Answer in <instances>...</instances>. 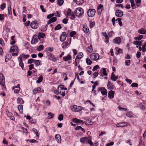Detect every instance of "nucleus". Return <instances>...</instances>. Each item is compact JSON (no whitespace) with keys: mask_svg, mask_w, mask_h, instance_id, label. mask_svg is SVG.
<instances>
[{"mask_svg":"<svg viewBox=\"0 0 146 146\" xmlns=\"http://www.w3.org/2000/svg\"><path fill=\"white\" fill-rule=\"evenodd\" d=\"M74 13L76 16L81 17L84 14V10L81 7L77 8L74 11Z\"/></svg>","mask_w":146,"mask_h":146,"instance_id":"f257e3e1","label":"nucleus"},{"mask_svg":"<svg viewBox=\"0 0 146 146\" xmlns=\"http://www.w3.org/2000/svg\"><path fill=\"white\" fill-rule=\"evenodd\" d=\"M56 92L58 94H61V95L63 96H64L65 95V91L64 90V86L62 85L59 86L58 88L57 91Z\"/></svg>","mask_w":146,"mask_h":146,"instance_id":"f03ea898","label":"nucleus"},{"mask_svg":"<svg viewBox=\"0 0 146 146\" xmlns=\"http://www.w3.org/2000/svg\"><path fill=\"white\" fill-rule=\"evenodd\" d=\"M72 110L75 112H78L82 110V107L78 106L76 105H71L70 107Z\"/></svg>","mask_w":146,"mask_h":146,"instance_id":"7ed1b4c3","label":"nucleus"},{"mask_svg":"<svg viewBox=\"0 0 146 146\" xmlns=\"http://www.w3.org/2000/svg\"><path fill=\"white\" fill-rule=\"evenodd\" d=\"M90 58L94 60H98L99 58V54L97 53H93L91 54L90 56Z\"/></svg>","mask_w":146,"mask_h":146,"instance_id":"20e7f679","label":"nucleus"},{"mask_svg":"<svg viewBox=\"0 0 146 146\" xmlns=\"http://www.w3.org/2000/svg\"><path fill=\"white\" fill-rule=\"evenodd\" d=\"M96 11L95 9H89L87 12V14L90 17H93L95 15Z\"/></svg>","mask_w":146,"mask_h":146,"instance_id":"39448f33","label":"nucleus"},{"mask_svg":"<svg viewBox=\"0 0 146 146\" xmlns=\"http://www.w3.org/2000/svg\"><path fill=\"white\" fill-rule=\"evenodd\" d=\"M71 42V39L70 38L68 40V42L65 41L62 42V45H63L62 48L63 49L66 48L68 46H69V44Z\"/></svg>","mask_w":146,"mask_h":146,"instance_id":"423d86ee","label":"nucleus"},{"mask_svg":"<svg viewBox=\"0 0 146 146\" xmlns=\"http://www.w3.org/2000/svg\"><path fill=\"white\" fill-rule=\"evenodd\" d=\"M0 84L3 86L5 84V77L1 73H0Z\"/></svg>","mask_w":146,"mask_h":146,"instance_id":"0eeeda50","label":"nucleus"},{"mask_svg":"<svg viewBox=\"0 0 146 146\" xmlns=\"http://www.w3.org/2000/svg\"><path fill=\"white\" fill-rule=\"evenodd\" d=\"M48 58L54 62L56 61V57L52 55L51 53L50 52L47 53Z\"/></svg>","mask_w":146,"mask_h":146,"instance_id":"6e6552de","label":"nucleus"},{"mask_svg":"<svg viewBox=\"0 0 146 146\" xmlns=\"http://www.w3.org/2000/svg\"><path fill=\"white\" fill-rule=\"evenodd\" d=\"M98 91H101L102 94L104 95H107V90L104 87L99 88Z\"/></svg>","mask_w":146,"mask_h":146,"instance_id":"1a4fd4ad","label":"nucleus"},{"mask_svg":"<svg viewBox=\"0 0 146 146\" xmlns=\"http://www.w3.org/2000/svg\"><path fill=\"white\" fill-rule=\"evenodd\" d=\"M83 31L85 33H87L89 31V29L87 24L84 23L82 25Z\"/></svg>","mask_w":146,"mask_h":146,"instance_id":"9d476101","label":"nucleus"},{"mask_svg":"<svg viewBox=\"0 0 146 146\" xmlns=\"http://www.w3.org/2000/svg\"><path fill=\"white\" fill-rule=\"evenodd\" d=\"M38 26V23L37 21L36 22L35 21L32 22L31 24V27L33 29H36Z\"/></svg>","mask_w":146,"mask_h":146,"instance_id":"9b49d317","label":"nucleus"},{"mask_svg":"<svg viewBox=\"0 0 146 146\" xmlns=\"http://www.w3.org/2000/svg\"><path fill=\"white\" fill-rule=\"evenodd\" d=\"M66 38V33L65 32H63L62 33V35L60 36V40L61 42L64 41Z\"/></svg>","mask_w":146,"mask_h":146,"instance_id":"f8f14e48","label":"nucleus"},{"mask_svg":"<svg viewBox=\"0 0 146 146\" xmlns=\"http://www.w3.org/2000/svg\"><path fill=\"white\" fill-rule=\"evenodd\" d=\"M72 57L71 55L69 54L67 56L63 57L62 60L64 61H67L72 59Z\"/></svg>","mask_w":146,"mask_h":146,"instance_id":"ddd939ff","label":"nucleus"},{"mask_svg":"<svg viewBox=\"0 0 146 146\" xmlns=\"http://www.w3.org/2000/svg\"><path fill=\"white\" fill-rule=\"evenodd\" d=\"M121 38L119 37H117L115 38L113 40V42L117 44H119L121 42Z\"/></svg>","mask_w":146,"mask_h":146,"instance_id":"4468645a","label":"nucleus"},{"mask_svg":"<svg viewBox=\"0 0 146 146\" xmlns=\"http://www.w3.org/2000/svg\"><path fill=\"white\" fill-rule=\"evenodd\" d=\"M18 49L17 46L16 45L12 46L10 50V52H12L15 51L18 52Z\"/></svg>","mask_w":146,"mask_h":146,"instance_id":"2eb2a0df","label":"nucleus"},{"mask_svg":"<svg viewBox=\"0 0 146 146\" xmlns=\"http://www.w3.org/2000/svg\"><path fill=\"white\" fill-rule=\"evenodd\" d=\"M107 86L108 89L109 90H111L113 89L114 86L113 84L110 82L109 81L108 82L107 84Z\"/></svg>","mask_w":146,"mask_h":146,"instance_id":"dca6fc26","label":"nucleus"},{"mask_svg":"<svg viewBox=\"0 0 146 146\" xmlns=\"http://www.w3.org/2000/svg\"><path fill=\"white\" fill-rule=\"evenodd\" d=\"M6 113L7 116L9 117L11 120H14L15 119V117L11 112H9L8 111H7Z\"/></svg>","mask_w":146,"mask_h":146,"instance_id":"f3484780","label":"nucleus"},{"mask_svg":"<svg viewBox=\"0 0 146 146\" xmlns=\"http://www.w3.org/2000/svg\"><path fill=\"white\" fill-rule=\"evenodd\" d=\"M123 12L120 10H117L116 11L115 15L117 17H121L123 15Z\"/></svg>","mask_w":146,"mask_h":146,"instance_id":"a211bd4d","label":"nucleus"},{"mask_svg":"<svg viewBox=\"0 0 146 146\" xmlns=\"http://www.w3.org/2000/svg\"><path fill=\"white\" fill-rule=\"evenodd\" d=\"M115 92L112 90H111L109 92L108 96L110 99H112L114 97Z\"/></svg>","mask_w":146,"mask_h":146,"instance_id":"6ab92c4d","label":"nucleus"},{"mask_svg":"<svg viewBox=\"0 0 146 146\" xmlns=\"http://www.w3.org/2000/svg\"><path fill=\"white\" fill-rule=\"evenodd\" d=\"M118 78V76H115L114 73L112 72L111 76V79L112 80L115 81Z\"/></svg>","mask_w":146,"mask_h":146,"instance_id":"aec40b11","label":"nucleus"},{"mask_svg":"<svg viewBox=\"0 0 146 146\" xmlns=\"http://www.w3.org/2000/svg\"><path fill=\"white\" fill-rule=\"evenodd\" d=\"M57 20V18L56 17H52L48 21L47 25H49L52 23L56 21Z\"/></svg>","mask_w":146,"mask_h":146,"instance_id":"412c9836","label":"nucleus"},{"mask_svg":"<svg viewBox=\"0 0 146 146\" xmlns=\"http://www.w3.org/2000/svg\"><path fill=\"white\" fill-rule=\"evenodd\" d=\"M88 139V137H82L80 139V141L81 143H86Z\"/></svg>","mask_w":146,"mask_h":146,"instance_id":"4be33fe9","label":"nucleus"},{"mask_svg":"<svg viewBox=\"0 0 146 146\" xmlns=\"http://www.w3.org/2000/svg\"><path fill=\"white\" fill-rule=\"evenodd\" d=\"M41 90V88L40 87H37L36 88L34 89L33 91V93L35 94L38 93L40 92Z\"/></svg>","mask_w":146,"mask_h":146,"instance_id":"5701e85b","label":"nucleus"},{"mask_svg":"<svg viewBox=\"0 0 146 146\" xmlns=\"http://www.w3.org/2000/svg\"><path fill=\"white\" fill-rule=\"evenodd\" d=\"M131 3L132 9H134L136 8V6L134 0H129Z\"/></svg>","mask_w":146,"mask_h":146,"instance_id":"b1692460","label":"nucleus"},{"mask_svg":"<svg viewBox=\"0 0 146 146\" xmlns=\"http://www.w3.org/2000/svg\"><path fill=\"white\" fill-rule=\"evenodd\" d=\"M72 121L74 123H82L83 124H84V123L82 120L76 118L73 119H72Z\"/></svg>","mask_w":146,"mask_h":146,"instance_id":"393cba45","label":"nucleus"},{"mask_svg":"<svg viewBox=\"0 0 146 146\" xmlns=\"http://www.w3.org/2000/svg\"><path fill=\"white\" fill-rule=\"evenodd\" d=\"M45 36V35L44 33H39L38 34V39L40 40L41 38H43Z\"/></svg>","mask_w":146,"mask_h":146,"instance_id":"a878e982","label":"nucleus"},{"mask_svg":"<svg viewBox=\"0 0 146 146\" xmlns=\"http://www.w3.org/2000/svg\"><path fill=\"white\" fill-rule=\"evenodd\" d=\"M38 39L35 36H34L33 39L31 41V44H34L38 42Z\"/></svg>","mask_w":146,"mask_h":146,"instance_id":"bb28decb","label":"nucleus"},{"mask_svg":"<svg viewBox=\"0 0 146 146\" xmlns=\"http://www.w3.org/2000/svg\"><path fill=\"white\" fill-rule=\"evenodd\" d=\"M18 59L19 61V65L21 67L22 70H23L24 67V64L23 63V62L21 60V58L20 57H19L18 58Z\"/></svg>","mask_w":146,"mask_h":146,"instance_id":"cd10ccee","label":"nucleus"},{"mask_svg":"<svg viewBox=\"0 0 146 146\" xmlns=\"http://www.w3.org/2000/svg\"><path fill=\"white\" fill-rule=\"evenodd\" d=\"M55 138L56 140L58 143H60L61 142V137L60 135H56L55 136Z\"/></svg>","mask_w":146,"mask_h":146,"instance_id":"c85d7f7f","label":"nucleus"},{"mask_svg":"<svg viewBox=\"0 0 146 146\" xmlns=\"http://www.w3.org/2000/svg\"><path fill=\"white\" fill-rule=\"evenodd\" d=\"M126 123L125 122H123L120 123H117V124L116 126L117 127H123L125 126Z\"/></svg>","mask_w":146,"mask_h":146,"instance_id":"c756f323","label":"nucleus"},{"mask_svg":"<svg viewBox=\"0 0 146 146\" xmlns=\"http://www.w3.org/2000/svg\"><path fill=\"white\" fill-rule=\"evenodd\" d=\"M138 32L141 34H145L146 33V30L143 28H141L138 30Z\"/></svg>","mask_w":146,"mask_h":146,"instance_id":"7c9ffc66","label":"nucleus"},{"mask_svg":"<svg viewBox=\"0 0 146 146\" xmlns=\"http://www.w3.org/2000/svg\"><path fill=\"white\" fill-rule=\"evenodd\" d=\"M18 109L21 113L23 112V106L21 104L19 105L18 106Z\"/></svg>","mask_w":146,"mask_h":146,"instance_id":"2f4dec72","label":"nucleus"},{"mask_svg":"<svg viewBox=\"0 0 146 146\" xmlns=\"http://www.w3.org/2000/svg\"><path fill=\"white\" fill-rule=\"evenodd\" d=\"M17 102L19 104H23L24 103V102L22 98H18L17 100Z\"/></svg>","mask_w":146,"mask_h":146,"instance_id":"473e14b6","label":"nucleus"},{"mask_svg":"<svg viewBox=\"0 0 146 146\" xmlns=\"http://www.w3.org/2000/svg\"><path fill=\"white\" fill-rule=\"evenodd\" d=\"M74 1L78 5L82 4L84 2L83 0H74Z\"/></svg>","mask_w":146,"mask_h":146,"instance_id":"72a5a7b5","label":"nucleus"},{"mask_svg":"<svg viewBox=\"0 0 146 146\" xmlns=\"http://www.w3.org/2000/svg\"><path fill=\"white\" fill-rule=\"evenodd\" d=\"M142 40L138 41L137 40H135L133 42V44L135 45L141 46L142 45Z\"/></svg>","mask_w":146,"mask_h":146,"instance_id":"f704fd0d","label":"nucleus"},{"mask_svg":"<svg viewBox=\"0 0 146 146\" xmlns=\"http://www.w3.org/2000/svg\"><path fill=\"white\" fill-rule=\"evenodd\" d=\"M143 36L142 35H139L137 36L134 37V39L135 40H140L141 39L143 38Z\"/></svg>","mask_w":146,"mask_h":146,"instance_id":"c9c22d12","label":"nucleus"},{"mask_svg":"<svg viewBox=\"0 0 146 146\" xmlns=\"http://www.w3.org/2000/svg\"><path fill=\"white\" fill-rule=\"evenodd\" d=\"M83 56V54L82 52L79 53L78 54L77 56L76 57V59H81Z\"/></svg>","mask_w":146,"mask_h":146,"instance_id":"e433bc0d","label":"nucleus"},{"mask_svg":"<svg viewBox=\"0 0 146 146\" xmlns=\"http://www.w3.org/2000/svg\"><path fill=\"white\" fill-rule=\"evenodd\" d=\"M93 122L91 120L88 119L85 123L86 125H91L93 124Z\"/></svg>","mask_w":146,"mask_h":146,"instance_id":"4c0bfd02","label":"nucleus"},{"mask_svg":"<svg viewBox=\"0 0 146 146\" xmlns=\"http://www.w3.org/2000/svg\"><path fill=\"white\" fill-rule=\"evenodd\" d=\"M67 17L68 16H70L71 15V14H72V11L69 8L68 9V10L67 11Z\"/></svg>","mask_w":146,"mask_h":146,"instance_id":"58836bf2","label":"nucleus"},{"mask_svg":"<svg viewBox=\"0 0 146 146\" xmlns=\"http://www.w3.org/2000/svg\"><path fill=\"white\" fill-rule=\"evenodd\" d=\"M87 51L89 52H91L92 51L93 49L91 45L89 46L86 49Z\"/></svg>","mask_w":146,"mask_h":146,"instance_id":"ea45409f","label":"nucleus"},{"mask_svg":"<svg viewBox=\"0 0 146 146\" xmlns=\"http://www.w3.org/2000/svg\"><path fill=\"white\" fill-rule=\"evenodd\" d=\"M44 48V46L42 45H40L39 46L38 48H36V50L38 51H39L40 50H42Z\"/></svg>","mask_w":146,"mask_h":146,"instance_id":"a19ab883","label":"nucleus"},{"mask_svg":"<svg viewBox=\"0 0 146 146\" xmlns=\"http://www.w3.org/2000/svg\"><path fill=\"white\" fill-rule=\"evenodd\" d=\"M86 62L88 65H90L92 63V61L88 58H87L86 59Z\"/></svg>","mask_w":146,"mask_h":146,"instance_id":"79ce46f5","label":"nucleus"},{"mask_svg":"<svg viewBox=\"0 0 146 146\" xmlns=\"http://www.w3.org/2000/svg\"><path fill=\"white\" fill-rule=\"evenodd\" d=\"M58 4L60 6H61L63 4L64 1L63 0H58Z\"/></svg>","mask_w":146,"mask_h":146,"instance_id":"37998d69","label":"nucleus"},{"mask_svg":"<svg viewBox=\"0 0 146 146\" xmlns=\"http://www.w3.org/2000/svg\"><path fill=\"white\" fill-rule=\"evenodd\" d=\"M102 73L104 76H106L107 75V73L106 72V69L104 68H102Z\"/></svg>","mask_w":146,"mask_h":146,"instance_id":"c03bdc74","label":"nucleus"},{"mask_svg":"<svg viewBox=\"0 0 146 146\" xmlns=\"http://www.w3.org/2000/svg\"><path fill=\"white\" fill-rule=\"evenodd\" d=\"M76 32L75 31H72L70 33V37H73L74 35H76Z\"/></svg>","mask_w":146,"mask_h":146,"instance_id":"a18cd8bd","label":"nucleus"},{"mask_svg":"<svg viewBox=\"0 0 146 146\" xmlns=\"http://www.w3.org/2000/svg\"><path fill=\"white\" fill-rule=\"evenodd\" d=\"M61 26L60 24L58 25L55 28L54 30H58L60 29H61Z\"/></svg>","mask_w":146,"mask_h":146,"instance_id":"49530a36","label":"nucleus"},{"mask_svg":"<svg viewBox=\"0 0 146 146\" xmlns=\"http://www.w3.org/2000/svg\"><path fill=\"white\" fill-rule=\"evenodd\" d=\"M121 18H117L116 19V21H118V22L120 26H122V23L121 21Z\"/></svg>","mask_w":146,"mask_h":146,"instance_id":"de8ad7c7","label":"nucleus"},{"mask_svg":"<svg viewBox=\"0 0 146 146\" xmlns=\"http://www.w3.org/2000/svg\"><path fill=\"white\" fill-rule=\"evenodd\" d=\"M43 78L42 76H40L38 78V80L36 81V82L39 83L41 82L43 80Z\"/></svg>","mask_w":146,"mask_h":146,"instance_id":"09e8293b","label":"nucleus"},{"mask_svg":"<svg viewBox=\"0 0 146 146\" xmlns=\"http://www.w3.org/2000/svg\"><path fill=\"white\" fill-rule=\"evenodd\" d=\"M34 62L36 65V66H39L40 65V61L38 60H34Z\"/></svg>","mask_w":146,"mask_h":146,"instance_id":"8fccbe9b","label":"nucleus"},{"mask_svg":"<svg viewBox=\"0 0 146 146\" xmlns=\"http://www.w3.org/2000/svg\"><path fill=\"white\" fill-rule=\"evenodd\" d=\"M130 60H126L125 61V64L127 66H129L130 64Z\"/></svg>","mask_w":146,"mask_h":146,"instance_id":"3c124183","label":"nucleus"},{"mask_svg":"<svg viewBox=\"0 0 146 146\" xmlns=\"http://www.w3.org/2000/svg\"><path fill=\"white\" fill-rule=\"evenodd\" d=\"M132 113L131 112H128L126 113V115L128 117H133V115H132Z\"/></svg>","mask_w":146,"mask_h":146,"instance_id":"603ef678","label":"nucleus"},{"mask_svg":"<svg viewBox=\"0 0 146 146\" xmlns=\"http://www.w3.org/2000/svg\"><path fill=\"white\" fill-rule=\"evenodd\" d=\"M22 57L24 58L25 59H27L28 58L29 56V54H27L25 55L24 54H22L21 55Z\"/></svg>","mask_w":146,"mask_h":146,"instance_id":"864d4df0","label":"nucleus"},{"mask_svg":"<svg viewBox=\"0 0 146 146\" xmlns=\"http://www.w3.org/2000/svg\"><path fill=\"white\" fill-rule=\"evenodd\" d=\"M98 74V72H95L93 74V78H95L96 77H97Z\"/></svg>","mask_w":146,"mask_h":146,"instance_id":"5fc2aeb1","label":"nucleus"},{"mask_svg":"<svg viewBox=\"0 0 146 146\" xmlns=\"http://www.w3.org/2000/svg\"><path fill=\"white\" fill-rule=\"evenodd\" d=\"M6 4L5 3H3L1 6L0 8L2 10H3L5 7Z\"/></svg>","mask_w":146,"mask_h":146,"instance_id":"6e6d98bb","label":"nucleus"},{"mask_svg":"<svg viewBox=\"0 0 146 146\" xmlns=\"http://www.w3.org/2000/svg\"><path fill=\"white\" fill-rule=\"evenodd\" d=\"M114 32L113 31H111L108 33V35L109 37H111L113 36V35L114 34Z\"/></svg>","mask_w":146,"mask_h":146,"instance_id":"4d7b16f0","label":"nucleus"},{"mask_svg":"<svg viewBox=\"0 0 146 146\" xmlns=\"http://www.w3.org/2000/svg\"><path fill=\"white\" fill-rule=\"evenodd\" d=\"M36 120L35 119H33L31 118L29 121L31 123H34L36 122Z\"/></svg>","mask_w":146,"mask_h":146,"instance_id":"13d9d810","label":"nucleus"},{"mask_svg":"<svg viewBox=\"0 0 146 146\" xmlns=\"http://www.w3.org/2000/svg\"><path fill=\"white\" fill-rule=\"evenodd\" d=\"M27 141H29L31 143H35L37 142V141L34 139H31L30 140H27Z\"/></svg>","mask_w":146,"mask_h":146,"instance_id":"bf43d9fd","label":"nucleus"},{"mask_svg":"<svg viewBox=\"0 0 146 146\" xmlns=\"http://www.w3.org/2000/svg\"><path fill=\"white\" fill-rule=\"evenodd\" d=\"M63 115L62 114H61L59 116L58 119L59 120L61 121L63 120Z\"/></svg>","mask_w":146,"mask_h":146,"instance_id":"052dcab7","label":"nucleus"},{"mask_svg":"<svg viewBox=\"0 0 146 146\" xmlns=\"http://www.w3.org/2000/svg\"><path fill=\"white\" fill-rule=\"evenodd\" d=\"M132 87H136L138 86V84L137 83H133L131 85Z\"/></svg>","mask_w":146,"mask_h":146,"instance_id":"680f3d73","label":"nucleus"},{"mask_svg":"<svg viewBox=\"0 0 146 146\" xmlns=\"http://www.w3.org/2000/svg\"><path fill=\"white\" fill-rule=\"evenodd\" d=\"M99 66L98 65H96L95 66H94L93 69H92V71H94L96 70L97 69L99 68Z\"/></svg>","mask_w":146,"mask_h":146,"instance_id":"e2e57ef3","label":"nucleus"},{"mask_svg":"<svg viewBox=\"0 0 146 146\" xmlns=\"http://www.w3.org/2000/svg\"><path fill=\"white\" fill-rule=\"evenodd\" d=\"M55 13V16L56 17H60V14L58 12V11H56Z\"/></svg>","mask_w":146,"mask_h":146,"instance_id":"0e129e2a","label":"nucleus"},{"mask_svg":"<svg viewBox=\"0 0 146 146\" xmlns=\"http://www.w3.org/2000/svg\"><path fill=\"white\" fill-rule=\"evenodd\" d=\"M88 143L91 146H93V143L92 142V141L90 139H89L88 138V140H87Z\"/></svg>","mask_w":146,"mask_h":146,"instance_id":"69168bd1","label":"nucleus"},{"mask_svg":"<svg viewBox=\"0 0 146 146\" xmlns=\"http://www.w3.org/2000/svg\"><path fill=\"white\" fill-rule=\"evenodd\" d=\"M34 60L33 59H29L28 60V63L29 64H31L34 62Z\"/></svg>","mask_w":146,"mask_h":146,"instance_id":"338daca9","label":"nucleus"},{"mask_svg":"<svg viewBox=\"0 0 146 146\" xmlns=\"http://www.w3.org/2000/svg\"><path fill=\"white\" fill-rule=\"evenodd\" d=\"M141 109L143 110H146V104H144L142 105V106L141 108Z\"/></svg>","mask_w":146,"mask_h":146,"instance_id":"774afa93","label":"nucleus"}]
</instances>
